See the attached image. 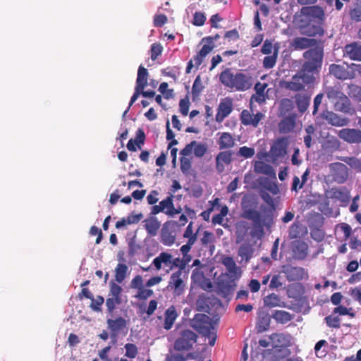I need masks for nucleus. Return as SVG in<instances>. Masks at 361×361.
Masks as SVG:
<instances>
[{
    "instance_id": "obj_1",
    "label": "nucleus",
    "mask_w": 361,
    "mask_h": 361,
    "mask_svg": "<svg viewBox=\"0 0 361 361\" xmlns=\"http://www.w3.org/2000/svg\"><path fill=\"white\" fill-rule=\"evenodd\" d=\"M324 13L319 6H303L294 16V22L300 29L301 33L308 36L322 35L324 30L318 24Z\"/></svg>"
},
{
    "instance_id": "obj_2",
    "label": "nucleus",
    "mask_w": 361,
    "mask_h": 361,
    "mask_svg": "<svg viewBox=\"0 0 361 361\" xmlns=\"http://www.w3.org/2000/svg\"><path fill=\"white\" fill-rule=\"evenodd\" d=\"M219 79L224 86L237 91H245L252 85L251 76L242 73H234L228 68L220 74Z\"/></svg>"
},
{
    "instance_id": "obj_3",
    "label": "nucleus",
    "mask_w": 361,
    "mask_h": 361,
    "mask_svg": "<svg viewBox=\"0 0 361 361\" xmlns=\"http://www.w3.org/2000/svg\"><path fill=\"white\" fill-rule=\"evenodd\" d=\"M329 101L334 104L336 111L353 115L355 110L350 106L349 98L337 87H325L324 90Z\"/></svg>"
},
{
    "instance_id": "obj_4",
    "label": "nucleus",
    "mask_w": 361,
    "mask_h": 361,
    "mask_svg": "<svg viewBox=\"0 0 361 361\" xmlns=\"http://www.w3.org/2000/svg\"><path fill=\"white\" fill-rule=\"evenodd\" d=\"M315 80L313 74L307 73L302 68L289 80H281L279 82L281 87L293 92L302 91L308 85L312 84Z\"/></svg>"
},
{
    "instance_id": "obj_5",
    "label": "nucleus",
    "mask_w": 361,
    "mask_h": 361,
    "mask_svg": "<svg viewBox=\"0 0 361 361\" xmlns=\"http://www.w3.org/2000/svg\"><path fill=\"white\" fill-rule=\"evenodd\" d=\"M157 214L158 205L152 206L150 216L143 221V226L147 232V237L145 239V243L147 245V250L150 255L156 253L158 250V247L155 245L153 238L158 233V220L154 216Z\"/></svg>"
},
{
    "instance_id": "obj_6",
    "label": "nucleus",
    "mask_w": 361,
    "mask_h": 361,
    "mask_svg": "<svg viewBox=\"0 0 361 361\" xmlns=\"http://www.w3.org/2000/svg\"><path fill=\"white\" fill-rule=\"evenodd\" d=\"M303 57L306 61L303 63L302 68L313 75L315 72H318L322 63V49L319 47L310 49L303 53Z\"/></svg>"
},
{
    "instance_id": "obj_7",
    "label": "nucleus",
    "mask_w": 361,
    "mask_h": 361,
    "mask_svg": "<svg viewBox=\"0 0 361 361\" xmlns=\"http://www.w3.org/2000/svg\"><path fill=\"white\" fill-rule=\"evenodd\" d=\"M190 326L204 336H210L211 330L214 329L211 319L204 314H197L191 320Z\"/></svg>"
},
{
    "instance_id": "obj_8",
    "label": "nucleus",
    "mask_w": 361,
    "mask_h": 361,
    "mask_svg": "<svg viewBox=\"0 0 361 361\" xmlns=\"http://www.w3.org/2000/svg\"><path fill=\"white\" fill-rule=\"evenodd\" d=\"M241 205L243 209L242 216L243 218L251 220L253 224H259L265 221V217L252 207L250 200L248 198L244 197L242 200Z\"/></svg>"
},
{
    "instance_id": "obj_9",
    "label": "nucleus",
    "mask_w": 361,
    "mask_h": 361,
    "mask_svg": "<svg viewBox=\"0 0 361 361\" xmlns=\"http://www.w3.org/2000/svg\"><path fill=\"white\" fill-rule=\"evenodd\" d=\"M121 287L116 283H110V291L106 301V305L109 312L112 313L116 305L121 304Z\"/></svg>"
},
{
    "instance_id": "obj_10",
    "label": "nucleus",
    "mask_w": 361,
    "mask_h": 361,
    "mask_svg": "<svg viewBox=\"0 0 361 361\" xmlns=\"http://www.w3.org/2000/svg\"><path fill=\"white\" fill-rule=\"evenodd\" d=\"M329 73L333 75L335 78L339 80L353 79L355 78V73L352 68V64H335L333 63L329 66Z\"/></svg>"
},
{
    "instance_id": "obj_11",
    "label": "nucleus",
    "mask_w": 361,
    "mask_h": 361,
    "mask_svg": "<svg viewBox=\"0 0 361 361\" xmlns=\"http://www.w3.org/2000/svg\"><path fill=\"white\" fill-rule=\"evenodd\" d=\"M208 150V145L206 143L192 141L180 151L182 156H190L192 153L197 158L202 157Z\"/></svg>"
},
{
    "instance_id": "obj_12",
    "label": "nucleus",
    "mask_w": 361,
    "mask_h": 361,
    "mask_svg": "<svg viewBox=\"0 0 361 361\" xmlns=\"http://www.w3.org/2000/svg\"><path fill=\"white\" fill-rule=\"evenodd\" d=\"M197 335L190 330H185L175 342V348L178 350H188L196 342Z\"/></svg>"
},
{
    "instance_id": "obj_13",
    "label": "nucleus",
    "mask_w": 361,
    "mask_h": 361,
    "mask_svg": "<svg viewBox=\"0 0 361 361\" xmlns=\"http://www.w3.org/2000/svg\"><path fill=\"white\" fill-rule=\"evenodd\" d=\"M182 275L181 270L174 272L171 278L167 288L173 291L174 295L178 296L182 295L185 291V284L180 278Z\"/></svg>"
},
{
    "instance_id": "obj_14",
    "label": "nucleus",
    "mask_w": 361,
    "mask_h": 361,
    "mask_svg": "<svg viewBox=\"0 0 361 361\" xmlns=\"http://www.w3.org/2000/svg\"><path fill=\"white\" fill-rule=\"evenodd\" d=\"M338 136L349 144L361 143V130L359 129L343 128L338 131Z\"/></svg>"
},
{
    "instance_id": "obj_15",
    "label": "nucleus",
    "mask_w": 361,
    "mask_h": 361,
    "mask_svg": "<svg viewBox=\"0 0 361 361\" xmlns=\"http://www.w3.org/2000/svg\"><path fill=\"white\" fill-rule=\"evenodd\" d=\"M177 226L175 221H169L164 224L161 230V240L164 245L170 246L174 243Z\"/></svg>"
},
{
    "instance_id": "obj_16",
    "label": "nucleus",
    "mask_w": 361,
    "mask_h": 361,
    "mask_svg": "<svg viewBox=\"0 0 361 361\" xmlns=\"http://www.w3.org/2000/svg\"><path fill=\"white\" fill-rule=\"evenodd\" d=\"M106 323L112 337H116L120 332L125 331L127 333L128 331L127 320L122 317H118L114 319H108Z\"/></svg>"
},
{
    "instance_id": "obj_17",
    "label": "nucleus",
    "mask_w": 361,
    "mask_h": 361,
    "mask_svg": "<svg viewBox=\"0 0 361 361\" xmlns=\"http://www.w3.org/2000/svg\"><path fill=\"white\" fill-rule=\"evenodd\" d=\"M281 273H283L289 281H299L306 275L305 271L302 267H293L287 264L282 267Z\"/></svg>"
},
{
    "instance_id": "obj_18",
    "label": "nucleus",
    "mask_w": 361,
    "mask_h": 361,
    "mask_svg": "<svg viewBox=\"0 0 361 361\" xmlns=\"http://www.w3.org/2000/svg\"><path fill=\"white\" fill-rule=\"evenodd\" d=\"M264 117V114L261 112L253 114L247 109L242 111L240 114L241 123L245 126H252L254 128L257 127L260 121Z\"/></svg>"
},
{
    "instance_id": "obj_19",
    "label": "nucleus",
    "mask_w": 361,
    "mask_h": 361,
    "mask_svg": "<svg viewBox=\"0 0 361 361\" xmlns=\"http://www.w3.org/2000/svg\"><path fill=\"white\" fill-rule=\"evenodd\" d=\"M330 167L333 171L335 180L338 183H344L348 178V169L344 164L336 162L331 164Z\"/></svg>"
},
{
    "instance_id": "obj_20",
    "label": "nucleus",
    "mask_w": 361,
    "mask_h": 361,
    "mask_svg": "<svg viewBox=\"0 0 361 361\" xmlns=\"http://www.w3.org/2000/svg\"><path fill=\"white\" fill-rule=\"evenodd\" d=\"M317 44L315 39L298 37L291 42V47L295 50H302L310 47H314Z\"/></svg>"
},
{
    "instance_id": "obj_21",
    "label": "nucleus",
    "mask_w": 361,
    "mask_h": 361,
    "mask_svg": "<svg viewBox=\"0 0 361 361\" xmlns=\"http://www.w3.org/2000/svg\"><path fill=\"white\" fill-rule=\"evenodd\" d=\"M324 118L329 124L337 127L345 126L349 123L348 118L339 116L333 111H326L324 114Z\"/></svg>"
},
{
    "instance_id": "obj_22",
    "label": "nucleus",
    "mask_w": 361,
    "mask_h": 361,
    "mask_svg": "<svg viewBox=\"0 0 361 361\" xmlns=\"http://www.w3.org/2000/svg\"><path fill=\"white\" fill-rule=\"evenodd\" d=\"M232 109V102L230 99H226L221 102L218 106L216 121L222 122L231 113Z\"/></svg>"
},
{
    "instance_id": "obj_23",
    "label": "nucleus",
    "mask_w": 361,
    "mask_h": 361,
    "mask_svg": "<svg viewBox=\"0 0 361 361\" xmlns=\"http://www.w3.org/2000/svg\"><path fill=\"white\" fill-rule=\"evenodd\" d=\"M232 153L230 151H224L219 152L216 157V169L219 173L224 171V165H228L232 161Z\"/></svg>"
},
{
    "instance_id": "obj_24",
    "label": "nucleus",
    "mask_w": 361,
    "mask_h": 361,
    "mask_svg": "<svg viewBox=\"0 0 361 361\" xmlns=\"http://www.w3.org/2000/svg\"><path fill=\"white\" fill-rule=\"evenodd\" d=\"M287 140L285 138L278 139L273 144L270 152L275 158L283 157L286 154Z\"/></svg>"
},
{
    "instance_id": "obj_25",
    "label": "nucleus",
    "mask_w": 361,
    "mask_h": 361,
    "mask_svg": "<svg viewBox=\"0 0 361 361\" xmlns=\"http://www.w3.org/2000/svg\"><path fill=\"white\" fill-rule=\"evenodd\" d=\"M271 345L274 348H282L290 344V337L283 334H274L270 336Z\"/></svg>"
},
{
    "instance_id": "obj_26",
    "label": "nucleus",
    "mask_w": 361,
    "mask_h": 361,
    "mask_svg": "<svg viewBox=\"0 0 361 361\" xmlns=\"http://www.w3.org/2000/svg\"><path fill=\"white\" fill-rule=\"evenodd\" d=\"M145 134L142 129L139 128L136 132L135 139H130L127 144V149L131 152H135L137 147L141 149V145L144 144Z\"/></svg>"
},
{
    "instance_id": "obj_27",
    "label": "nucleus",
    "mask_w": 361,
    "mask_h": 361,
    "mask_svg": "<svg viewBox=\"0 0 361 361\" xmlns=\"http://www.w3.org/2000/svg\"><path fill=\"white\" fill-rule=\"evenodd\" d=\"M344 55L355 61H361V46L356 42L345 47Z\"/></svg>"
},
{
    "instance_id": "obj_28",
    "label": "nucleus",
    "mask_w": 361,
    "mask_h": 361,
    "mask_svg": "<svg viewBox=\"0 0 361 361\" xmlns=\"http://www.w3.org/2000/svg\"><path fill=\"white\" fill-rule=\"evenodd\" d=\"M254 250L249 244H242L238 252V256L240 257L239 263L246 264L252 257Z\"/></svg>"
},
{
    "instance_id": "obj_29",
    "label": "nucleus",
    "mask_w": 361,
    "mask_h": 361,
    "mask_svg": "<svg viewBox=\"0 0 361 361\" xmlns=\"http://www.w3.org/2000/svg\"><path fill=\"white\" fill-rule=\"evenodd\" d=\"M220 135L218 144L220 149H230L235 146V139L229 133H219Z\"/></svg>"
},
{
    "instance_id": "obj_30",
    "label": "nucleus",
    "mask_w": 361,
    "mask_h": 361,
    "mask_svg": "<svg viewBox=\"0 0 361 361\" xmlns=\"http://www.w3.org/2000/svg\"><path fill=\"white\" fill-rule=\"evenodd\" d=\"M307 231V228L299 222L294 223L289 229L290 239H296L303 237Z\"/></svg>"
},
{
    "instance_id": "obj_31",
    "label": "nucleus",
    "mask_w": 361,
    "mask_h": 361,
    "mask_svg": "<svg viewBox=\"0 0 361 361\" xmlns=\"http://www.w3.org/2000/svg\"><path fill=\"white\" fill-rule=\"evenodd\" d=\"M295 126V117L287 116L279 123V130L281 133H288L294 129Z\"/></svg>"
},
{
    "instance_id": "obj_32",
    "label": "nucleus",
    "mask_w": 361,
    "mask_h": 361,
    "mask_svg": "<svg viewBox=\"0 0 361 361\" xmlns=\"http://www.w3.org/2000/svg\"><path fill=\"white\" fill-rule=\"evenodd\" d=\"M159 212H164L166 214L173 216L180 212L173 207L172 200L167 197L166 200L159 202Z\"/></svg>"
},
{
    "instance_id": "obj_33",
    "label": "nucleus",
    "mask_w": 361,
    "mask_h": 361,
    "mask_svg": "<svg viewBox=\"0 0 361 361\" xmlns=\"http://www.w3.org/2000/svg\"><path fill=\"white\" fill-rule=\"evenodd\" d=\"M148 72L142 66H140L137 71V77L135 87L145 89L147 85Z\"/></svg>"
},
{
    "instance_id": "obj_34",
    "label": "nucleus",
    "mask_w": 361,
    "mask_h": 361,
    "mask_svg": "<svg viewBox=\"0 0 361 361\" xmlns=\"http://www.w3.org/2000/svg\"><path fill=\"white\" fill-rule=\"evenodd\" d=\"M264 303L265 306L269 307H285V302L275 293H271L266 296L264 298Z\"/></svg>"
},
{
    "instance_id": "obj_35",
    "label": "nucleus",
    "mask_w": 361,
    "mask_h": 361,
    "mask_svg": "<svg viewBox=\"0 0 361 361\" xmlns=\"http://www.w3.org/2000/svg\"><path fill=\"white\" fill-rule=\"evenodd\" d=\"M295 99L298 110L305 112L310 105V97L306 94H297Z\"/></svg>"
},
{
    "instance_id": "obj_36",
    "label": "nucleus",
    "mask_w": 361,
    "mask_h": 361,
    "mask_svg": "<svg viewBox=\"0 0 361 361\" xmlns=\"http://www.w3.org/2000/svg\"><path fill=\"white\" fill-rule=\"evenodd\" d=\"M178 314L174 307H170L165 312L164 319V329L166 330L170 329L176 319L177 318Z\"/></svg>"
},
{
    "instance_id": "obj_37",
    "label": "nucleus",
    "mask_w": 361,
    "mask_h": 361,
    "mask_svg": "<svg viewBox=\"0 0 361 361\" xmlns=\"http://www.w3.org/2000/svg\"><path fill=\"white\" fill-rule=\"evenodd\" d=\"M222 264L226 267L228 271L235 276L240 274V269L237 267L235 261L231 257H225L222 259Z\"/></svg>"
},
{
    "instance_id": "obj_38",
    "label": "nucleus",
    "mask_w": 361,
    "mask_h": 361,
    "mask_svg": "<svg viewBox=\"0 0 361 361\" xmlns=\"http://www.w3.org/2000/svg\"><path fill=\"white\" fill-rule=\"evenodd\" d=\"M338 159L346 163L357 172L361 173V158L355 157H340Z\"/></svg>"
},
{
    "instance_id": "obj_39",
    "label": "nucleus",
    "mask_w": 361,
    "mask_h": 361,
    "mask_svg": "<svg viewBox=\"0 0 361 361\" xmlns=\"http://www.w3.org/2000/svg\"><path fill=\"white\" fill-rule=\"evenodd\" d=\"M255 171L257 173L266 174L268 176H274L276 179L275 173L273 168L264 161H256L255 164Z\"/></svg>"
},
{
    "instance_id": "obj_40",
    "label": "nucleus",
    "mask_w": 361,
    "mask_h": 361,
    "mask_svg": "<svg viewBox=\"0 0 361 361\" xmlns=\"http://www.w3.org/2000/svg\"><path fill=\"white\" fill-rule=\"evenodd\" d=\"M272 317L277 322L281 324H286L293 319L292 315L283 310H276L274 312Z\"/></svg>"
},
{
    "instance_id": "obj_41",
    "label": "nucleus",
    "mask_w": 361,
    "mask_h": 361,
    "mask_svg": "<svg viewBox=\"0 0 361 361\" xmlns=\"http://www.w3.org/2000/svg\"><path fill=\"white\" fill-rule=\"evenodd\" d=\"M127 271L128 267L126 264L121 263L118 264L115 270L116 281L118 283L123 282V281L126 279Z\"/></svg>"
},
{
    "instance_id": "obj_42",
    "label": "nucleus",
    "mask_w": 361,
    "mask_h": 361,
    "mask_svg": "<svg viewBox=\"0 0 361 361\" xmlns=\"http://www.w3.org/2000/svg\"><path fill=\"white\" fill-rule=\"evenodd\" d=\"M348 94L351 98L361 102V87L357 85L351 84L348 86Z\"/></svg>"
},
{
    "instance_id": "obj_43",
    "label": "nucleus",
    "mask_w": 361,
    "mask_h": 361,
    "mask_svg": "<svg viewBox=\"0 0 361 361\" xmlns=\"http://www.w3.org/2000/svg\"><path fill=\"white\" fill-rule=\"evenodd\" d=\"M140 221V216H129L127 219L123 218L120 221H118L116 223V228H123L128 224H135L137 223Z\"/></svg>"
},
{
    "instance_id": "obj_44",
    "label": "nucleus",
    "mask_w": 361,
    "mask_h": 361,
    "mask_svg": "<svg viewBox=\"0 0 361 361\" xmlns=\"http://www.w3.org/2000/svg\"><path fill=\"white\" fill-rule=\"evenodd\" d=\"M293 108V102L289 99H283L280 102L279 112L282 116H285Z\"/></svg>"
},
{
    "instance_id": "obj_45",
    "label": "nucleus",
    "mask_w": 361,
    "mask_h": 361,
    "mask_svg": "<svg viewBox=\"0 0 361 361\" xmlns=\"http://www.w3.org/2000/svg\"><path fill=\"white\" fill-rule=\"evenodd\" d=\"M266 225L265 221L259 224H254L252 229L250 231V235L252 238L259 239L264 233V226Z\"/></svg>"
},
{
    "instance_id": "obj_46",
    "label": "nucleus",
    "mask_w": 361,
    "mask_h": 361,
    "mask_svg": "<svg viewBox=\"0 0 361 361\" xmlns=\"http://www.w3.org/2000/svg\"><path fill=\"white\" fill-rule=\"evenodd\" d=\"M153 295V291L150 289H145L143 287L137 290L135 297L139 300H146Z\"/></svg>"
},
{
    "instance_id": "obj_47",
    "label": "nucleus",
    "mask_w": 361,
    "mask_h": 361,
    "mask_svg": "<svg viewBox=\"0 0 361 361\" xmlns=\"http://www.w3.org/2000/svg\"><path fill=\"white\" fill-rule=\"evenodd\" d=\"M277 58V51H275L274 54L271 56H265L263 60V66L265 68H273L276 62Z\"/></svg>"
},
{
    "instance_id": "obj_48",
    "label": "nucleus",
    "mask_w": 361,
    "mask_h": 361,
    "mask_svg": "<svg viewBox=\"0 0 361 361\" xmlns=\"http://www.w3.org/2000/svg\"><path fill=\"white\" fill-rule=\"evenodd\" d=\"M159 92L161 93L166 99H170L173 97V90L168 88L167 82H162L159 85Z\"/></svg>"
},
{
    "instance_id": "obj_49",
    "label": "nucleus",
    "mask_w": 361,
    "mask_h": 361,
    "mask_svg": "<svg viewBox=\"0 0 361 361\" xmlns=\"http://www.w3.org/2000/svg\"><path fill=\"white\" fill-rule=\"evenodd\" d=\"M126 354L125 355L129 358H135L137 355V348L135 344L126 343L125 345Z\"/></svg>"
},
{
    "instance_id": "obj_50",
    "label": "nucleus",
    "mask_w": 361,
    "mask_h": 361,
    "mask_svg": "<svg viewBox=\"0 0 361 361\" xmlns=\"http://www.w3.org/2000/svg\"><path fill=\"white\" fill-rule=\"evenodd\" d=\"M255 149L252 147H248L246 146L241 147L239 150L238 154L240 157H244L245 159L250 158L255 154Z\"/></svg>"
},
{
    "instance_id": "obj_51",
    "label": "nucleus",
    "mask_w": 361,
    "mask_h": 361,
    "mask_svg": "<svg viewBox=\"0 0 361 361\" xmlns=\"http://www.w3.org/2000/svg\"><path fill=\"white\" fill-rule=\"evenodd\" d=\"M188 156H182L180 158V169L183 173H188L191 169V161Z\"/></svg>"
},
{
    "instance_id": "obj_52",
    "label": "nucleus",
    "mask_w": 361,
    "mask_h": 361,
    "mask_svg": "<svg viewBox=\"0 0 361 361\" xmlns=\"http://www.w3.org/2000/svg\"><path fill=\"white\" fill-rule=\"evenodd\" d=\"M263 187L273 195H277L279 192V187L274 181L267 180L264 183Z\"/></svg>"
},
{
    "instance_id": "obj_53",
    "label": "nucleus",
    "mask_w": 361,
    "mask_h": 361,
    "mask_svg": "<svg viewBox=\"0 0 361 361\" xmlns=\"http://www.w3.org/2000/svg\"><path fill=\"white\" fill-rule=\"evenodd\" d=\"M197 231H199V229ZM197 232L198 231H197L196 233L193 232V230H192V223L190 222L188 224V226H187V228H186V229H185V231L184 232L183 236H184V238H188V240H193L194 243H195L196 240H197Z\"/></svg>"
},
{
    "instance_id": "obj_54",
    "label": "nucleus",
    "mask_w": 361,
    "mask_h": 361,
    "mask_svg": "<svg viewBox=\"0 0 361 361\" xmlns=\"http://www.w3.org/2000/svg\"><path fill=\"white\" fill-rule=\"evenodd\" d=\"M92 302L90 305V307L94 311H100L101 306L104 302V299L102 296H97L96 298H92L90 299Z\"/></svg>"
},
{
    "instance_id": "obj_55",
    "label": "nucleus",
    "mask_w": 361,
    "mask_h": 361,
    "mask_svg": "<svg viewBox=\"0 0 361 361\" xmlns=\"http://www.w3.org/2000/svg\"><path fill=\"white\" fill-rule=\"evenodd\" d=\"M325 321L328 326L332 328L340 327V319L338 317H334L333 315L325 317Z\"/></svg>"
},
{
    "instance_id": "obj_56",
    "label": "nucleus",
    "mask_w": 361,
    "mask_h": 361,
    "mask_svg": "<svg viewBox=\"0 0 361 361\" xmlns=\"http://www.w3.org/2000/svg\"><path fill=\"white\" fill-rule=\"evenodd\" d=\"M141 247L135 241L131 240L128 243V255L130 257H133L138 252Z\"/></svg>"
},
{
    "instance_id": "obj_57",
    "label": "nucleus",
    "mask_w": 361,
    "mask_h": 361,
    "mask_svg": "<svg viewBox=\"0 0 361 361\" xmlns=\"http://www.w3.org/2000/svg\"><path fill=\"white\" fill-rule=\"evenodd\" d=\"M350 18L357 22L361 21V5L356 6L350 12Z\"/></svg>"
},
{
    "instance_id": "obj_58",
    "label": "nucleus",
    "mask_w": 361,
    "mask_h": 361,
    "mask_svg": "<svg viewBox=\"0 0 361 361\" xmlns=\"http://www.w3.org/2000/svg\"><path fill=\"white\" fill-rule=\"evenodd\" d=\"M180 111L183 116H187L189 111L190 102L188 99H183L179 102Z\"/></svg>"
},
{
    "instance_id": "obj_59",
    "label": "nucleus",
    "mask_w": 361,
    "mask_h": 361,
    "mask_svg": "<svg viewBox=\"0 0 361 361\" xmlns=\"http://www.w3.org/2000/svg\"><path fill=\"white\" fill-rule=\"evenodd\" d=\"M203 87L202 85V82L200 80V76H197L196 79L194 81L192 88V93L194 95H198L200 92L202 91Z\"/></svg>"
},
{
    "instance_id": "obj_60",
    "label": "nucleus",
    "mask_w": 361,
    "mask_h": 361,
    "mask_svg": "<svg viewBox=\"0 0 361 361\" xmlns=\"http://www.w3.org/2000/svg\"><path fill=\"white\" fill-rule=\"evenodd\" d=\"M206 20V18L204 15V13L201 12H196L194 14V18H193V24L197 26H201L204 23V21Z\"/></svg>"
},
{
    "instance_id": "obj_61",
    "label": "nucleus",
    "mask_w": 361,
    "mask_h": 361,
    "mask_svg": "<svg viewBox=\"0 0 361 361\" xmlns=\"http://www.w3.org/2000/svg\"><path fill=\"white\" fill-rule=\"evenodd\" d=\"M214 241V235L212 233L207 231H204L201 242L203 245H208Z\"/></svg>"
},
{
    "instance_id": "obj_62",
    "label": "nucleus",
    "mask_w": 361,
    "mask_h": 361,
    "mask_svg": "<svg viewBox=\"0 0 361 361\" xmlns=\"http://www.w3.org/2000/svg\"><path fill=\"white\" fill-rule=\"evenodd\" d=\"M164 263L166 266H170L172 263V256L168 253L162 252L159 255V269L161 268V264Z\"/></svg>"
},
{
    "instance_id": "obj_63",
    "label": "nucleus",
    "mask_w": 361,
    "mask_h": 361,
    "mask_svg": "<svg viewBox=\"0 0 361 361\" xmlns=\"http://www.w3.org/2000/svg\"><path fill=\"white\" fill-rule=\"evenodd\" d=\"M130 286L132 288H135L137 290L143 287L142 277L140 275L135 276L131 281Z\"/></svg>"
},
{
    "instance_id": "obj_64",
    "label": "nucleus",
    "mask_w": 361,
    "mask_h": 361,
    "mask_svg": "<svg viewBox=\"0 0 361 361\" xmlns=\"http://www.w3.org/2000/svg\"><path fill=\"white\" fill-rule=\"evenodd\" d=\"M283 283L281 281V277L279 275H274L270 281L269 288L271 289L278 288L282 286Z\"/></svg>"
}]
</instances>
